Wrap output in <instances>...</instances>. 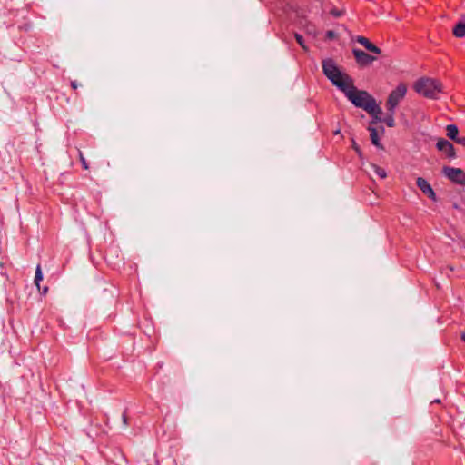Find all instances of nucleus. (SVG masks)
<instances>
[{
    "label": "nucleus",
    "mask_w": 465,
    "mask_h": 465,
    "mask_svg": "<svg viewBox=\"0 0 465 465\" xmlns=\"http://www.w3.org/2000/svg\"><path fill=\"white\" fill-rule=\"evenodd\" d=\"M341 91L355 106L364 109L374 119L381 121L380 114L382 112L375 99L366 91L358 90L353 85L352 80Z\"/></svg>",
    "instance_id": "f257e3e1"
},
{
    "label": "nucleus",
    "mask_w": 465,
    "mask_h": 465,
    "mask_svg": "<svg viewBox=\"0 0 465 465\" xmlns=\"http://www.w3.org/2000/svg\"><path fill=\"white\" fill-rule=\"evenodd\" d=\"M48 292V288L47 287H45L44 290H43V293L44 294H46Z\"/></svg>",
    "instance_id": "393cba45"
},
{
    "label": "nucleus",
    "mask_w": 465,
    "mask_h": 465,
    "mask_svg": "<svg viewBox=\"0 0 465 465\" xmlns=\"http://www.w3.org/2000/svg\"><path fill=\"white\" fill-rule=\"evenodd\" d=\"M461 340H462L463 341H465V332H463V333L461 334Z\"/></svg>",
    "instance_id": "a878e982"
},
{
    "label": "nucleus",
    "mask_w": 465,
    "mask_h": 465,
    "mask_svg": "<svg viewBox=\"0 0 465 465\" xmlns=\"http://www.w3.org/2000/svg\"><path fill=\"white\" fill-rule=\"evenodd\" d=\"M416 183L424 194H427L432 189L430 184L424 178L419 177Z\"/></svg>",
    "instance_id": "9d476101"
},
{
    "label": "nucleus",
    "mask_w": 465,
    "mask_h": 465,
    "mask_svg": "<svg viewBox=\"0 0 465 465\" xmlns=\"http://www.w3.org/2000/svg\"><path fill=\"white\" fill-rule=\"evenodd\" d=\"M295 39L297 41V43L304 49V50H307V47L306 45H304V42H303V38L301 35L299 34H295Z\"/></svg>",
    "instance_id": "dca6fc26"
},
{
    "label": "nucleus",
    "mask_w": 465,
    "mask_h": 465,
    "mask_svg": "<svg viewBox=\"0 0 465 465\" xmlns=\"http://www.w3.org/2000/svg\"><path fill=\"white\" fill-rule=\"evenodd\" d=\"M371 169L373 170V172H374V173H375L379 177H381V178H382V179H384V178H386V177H387V173H386V171H385L383 168H381V167H380V166H378V165H376V164H371Z\"/></svg>",
    "instance_id": "2eb2a0df"
},
{
    "label": "nucleus",
    "mask_w": 465,
    "mask_h": 465,
    "mask_svg": "<svg viewBox=\"0 0 465 465\" xmlns=\"http://www.w3.org/2000/svg\"><path fill=\"white\" fill-rule=\"evenodd\" d=\"M352 53H353V55L355 57L357 64L360 66L369 65L376 60V57L371 56V55L368 54L367 53H365L364 51L360 50V49H353Z\"/></svg>",
    "instance_id": "423d86ee"
},
{
    "label": "nucleus",
    "mask_w": 465,
    "mask_h": 465,
    "mask_svg": "<svg viewBox=\"0 0 465 465\" xmlns=\"http://www.w3.org/2000/svg\"><path fill=\"white\" fill-rule=\"evenodd\" d=\"M71 86H72L74 89H76V88L79 86V84H78V83H77L76 81H73V82L71 83Z\"/></svg>",
    "instance_id": "5701e85b"
},
{
    "label": "nucleus",
    "mask_w": 465,
    "mask_h": 465,
    "mask_svg": "<svg viewBox=\"0 0 465 465\" xmlns=\"http://www.w3.org/2000/svg\"><path fill=\"white\" fill-rule=\"evenodd\" d=\"M122 420L124 426L126 427L128 422V417L124 412L122 414Z\"/></svg>",
    "instance_id": "6ab92c4d"
},
{
    "label": "nucleus",
    "mask_w": 465,
    "mask_h": 465,
    "mask_svg": "<svg viewBox=\"0 0 465 465\" xmlns=\"http://www.w3.org/2000/svg\"><path fill=\"white\" fill-rule=\"evenodd\" d=\"M426 195L429 198L432 199L433 201H436V194H435L433 189H431Z\"/></svg>",
    "instance_id": "a211bd4d"
},
{
    "label": "nucleus",
    "mask_w": 465,
    "mask_h": 465,
    "mask_svg": "<svg viewBox=\"0 0 465 465\" xmlns=\"http://www.w3.org/2000/svg\"><path fill=\"white\" fill-rule=\"evenodd\" d=\"M368 130L370 132V137H371L372 144H374L378 148L382 149L383 146L380 143L377 130L371 126H369Z\"/></svg>",
    "instance_id": "9b49d317"
},
{
    "label": "nucleus",
    "mask_w": 465,
    "mask_h": 465,
    "mask_svg": "<svg viewBox=\"0 0 465 465\" xmlns=\"http://www.w3.org/2000/svg\"><path fill=\"white\" fill-rule=\"evenodd\" d=\"M453 208L457 209V210H460V206L457 204V203H454L453 204Z\"/></svg>",
    "instance_id": "b1692460"
},
{
    "label": "nucleus",
    "mask_w": 465,
    "mask_h": 465,
    "mask_svg": "<svg viewBox=\"0 0 465 465\" xmlns=\"http://www.w3.org/2000/svg\"><path fill=\"white\" fill-rule=\"evenodd\" d=\"M79 158H80V161L82 163L83 167L85 170H87L88 169L87 162H86L85 158L84 157V155H83V153L81 152H79Z\"/></svg>",
    "instance_id": "f3484780"
},
{
    "label": "nucleus",
    "mask_w": 465,
    "mask_h": 465,
    "mask_svg": "<svg viewBox=\"0 0 465 465\" xmlns=\"http://www.w3.org/2000/svg\"><path fill=\"white\" fill-rule=\"evenodd\" d=\"M393 114H391V112H389V114L384 119L381 118L380 122H384L387 124V126L393 127L395 125ZM375 122H379V121L375 119L372 123H375Z\"/></svg>",
    "instance_id": "ddd939ff"
},
{
    "label": "nucleus",
    "mask_w": 465,
    "mask_h": 465,
    "mask_svg": "<svg viewBox=\"0 0 465 465\" xmlns=\"http://www.w3.org/2000/svg\"><path fill=\"white\" fill-rule=\"evenodd\" d=\"M331 15H333L334 16H337V17H339L342 15V11H338L336 9H332L331 11Z\"/></svg>",
    "instance_id": "aec40b11"
},
{
    "label": "nucleus",
    "mask_w": 465,
    "mask_h": 465,
    "mask_svg": "<svg viewBox=\"0 0 465 465\" xmlns=\"http://www.w3.org/2000/svg\"><path fill=\"white\" fill-rule=\"evenodd\" d=\"M442 173L451 182L465 185V173L460 168L444 166Z\"/></svg>",
    "instance_id": "39448f33"
},
{
    "label": "nucleus",
    "mask_w": 465,
    "mask_h": 465,
    "mask_svg": "<svg viewBox=\"0 0 465 465\" xmlns=\"http://www.w3.org/2000/svg\"><path fill=\"white\" fill-rule=\"evenodd\" d=\"M452 32L456 37L460 38L465 36V23L461 21L457 23L456 25L453 27Z\"/></svg>",
    "instance_id": "f8f14e48"
},
{
    "label": "nucleus",
    "mask_w": 465,
    "mask_h": 465,
    "mask_svg": "<svg viewBox=\"0 0 465 465\" xmlns=\"http://www.w3.org/2000/svg\"><path fill=\"white\" fill-rule=\"evenodd\" d=\"M407 86L404 84H400L389 95L386 106L389 112L394 114V110L397 107L401 100H402L406 94Z\"/></svg>",
    "instance_id": "20e7f679"
},
{
    "label": "nucleus",
    "mask_w": 465,
    "mask_h": 465,
    "mask_svg": "<svg viewBox=\"0 0 465 465\" xmlns=\"http://www.w3.org/2000/svg\"><path fill=\"white\" fill-rule=\"evenodd\" d=\"M2 266H3V263L0 262V267H2Z\"/></svg>",
    "instance_id": "bb28decb"
},
{
    "label": "nucleus",
    "mask_w": 465,
    "mask_h": 465,
    "mask_svg": "<svg viewBox=\"0 0 465 465\" xmlns=\"http://www.w3.org/2000/svg\"><path fill=\"white\" fill-rule=\"evenodd\" d=\"M352 148L357 152V153L359 155H361L360 147L358 146V144L354 141H352Z\"/></svg>",
    "instance_id": "412c9836"
},
{
    "label": "nucleus",
    "mask_w": 465,
    "mask_h": 465,
    "mask_svg": "<svg viewBox=\"0 0 465 465\" xmlns=\"http://www.w3.org/2000/svg\"><path fill=\"white\" fill-rule=\"evenodd\" d=\"M355 40L371 53H374L376 54H380L381 53V50L379 47H377L368 38L364 36L358 35L356 36Z\"/></svg>",
    "instance_id": "1a4fd4ad"
},
{
    "label": "nucleus",
    "mask_w": 465,
    "mask_h": 465,
    "mask_svg": "<svg viewBox=\"0 0 465 465\" xmlns=\"http://www.w3.org/2000/svg\"><path fill=\"white\" fill-rule=\"evenodd\" d=\"M326 35H327L328 38H333L335 34H334L333 31H328Z\"/></svg>",
    "instance_id": "4be33fe9"
},
{
    "label": "nucleus",
    "mask_w": 465,
    "mask_h": 465,
    "mask_svg": "<svg viewBox=\"0 0 465 465\" xmlns=\"http://www.w3.org/2000/svg\"><path fill=\"white\" fill-rule=\"evenodd\" d=\"M43 280V273L40 265H37L35 275V284L40 290V282Z\"/></svg>",
    "instance_id": "4468645a"
},
{
    "label": "nucleus",
    "mask_w": 465,
    "mask_h": 465,
    "mask_svg": "<svg viewBox=\"0 0 465 465\" xmlns=\"http://www.w3.org/2000/svg\"><path fill=\"white\" fill-rule=\"evenodd\" d=\"M437 149L440 152H443L447 154L450 158H455L456 153L454 150L453 145L447 140L443 138H440L437 142Z\"/></svg>",
    "instance_id": "0eeeda50"
},
{
    "label": "nucleus",
    "mask_w": 465,
    "mask_h": 465,
    "mask_svg": "<svg viewBox=\"0 0 465 465\" xmlns=\"http://www.w3.org/2000/svg\"><path fill=\"white\" fill-rule=\"evenodd\" d=\"M322 64L325 76L340 90L343 89L351 81L348 74H342L340 71L333 60L324 59Z\"/></svg>",
    "instance_id": "f03ea898"
},
{
    "label": "nucleus",
    "mask_w": 465,
    "mask_h": 465,
    "mask_svg": "<svg viewBox=\"0 0 465 465\" xmlns=\"http://www.w3.org/2000/svg\"><path fill=\"white\" fill-rule=\"evenodd\" d=\"M447 136L456 143L465 146V136L460 137L458 127L455 124H449L446 127Z\"/></svg>",
    "instance_id": "6e6552de"
},
{
    "label": "nucleus",
    "mask_w": 465,
    "mask_h": 465,
    "mask_svg": "<svg viewBox=\"0 0 465 465\" xmlns=\"http://www.w3.org/2000/svg\"><path fill=\"white\" fill-rule=\"evenodd\" d=\"M415 91L430 99H436L438 94L442 92L441 84L431 78H420L414 84Z\"/></svg>",
    "instance_id": "7ed1b4c3"
}]
</instances>
